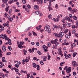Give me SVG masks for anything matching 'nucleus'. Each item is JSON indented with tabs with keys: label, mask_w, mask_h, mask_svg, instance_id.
Segmentation results:
<instances>
[{
	"label": "nucleus",
	"mask_w": 78,
	"mask_h": 78,
	"mask_svg": "<svg viewBox=\"0 0 78 78\" xmlns=\"http://www.w3.org/2000/svg\"><path fill=\"white\" fill-rule=\"evenodd\" d=\"M44 30L45 31H47L48 33H50L51 31V29H50V27L48 25H46L45 27H44Z\"/></svg>",
	"instance_id": "nucleus-1"
},
{
	"label": "nucleus",
	"mask_w": 78,
	"mask_h": 78,
	"mask_svg": "<svg viewBox=\"0 0 78 78\" xmlns=\"http://www.w3.org/2000/svg\"><path fill=\"white\" fill-rule=\"evenodd\" d=\"M0 38H2L5 39V40H6V41H8V39H9V38L7 36H6V34H2L0 35Z\"/></svg>",
	"instance_id": "nucleus-2"
},
{
	"label": "nucleus",
	"mask_w": 78,
	"mask_h": 78,
	"mask_svg": "<svg viewBox=\"0 0 78 78\" xmlns=\"http://www.w3.org/2000/svg\"><path fill=\"white\" fill-rule=\"evenodd\" d=\"M24 44H25L24 42H20V44L19 43L18 44V43H17L18 46L19 48H23V46L21 45H23Z\"/></svg>",
	"instance_id": "nucleus-3"
},
{
	"label": "nucleus",
	"mask_w": 78,
	"mask_h": 78,
	"mask_svg": "<svg viewBox=\"0 0 78 78\" xmlns=\"http://www.w3.org/2000/svg\"><path fill=\"white\" fill-rule=\"evenodd\" d=\"M72 65L74 67H76L78 66V64L76 63L75 61H73L72 62Z\"/></svg>",
	"instance_id": "nucleus-4"
},
{
	"label": "nucleus",
	"mask_w": 78,
	"mask_h": 78,
	"mask_svg": "<svg viewBox=\"0 0 78 78\" xmlns=\"http://www.w3.org/2000/svg\"><path fill=\"white\" fill-rule=\"evenodd\" d=\"M64 35V32H60L59 33V38H60L62 37V36Z\"/></svg>",
	"instance_id": "nucleus-5"
},
{
	"label": "nucleus",
	"mask_w": 78,
	"mask_h": 78,
	"mask_svg": "<svg viewBox=\"0 0 78 78\" xmlns=\"http://www.w3.org/2000/svg\"><path fill=\"white\" fill-rule=\"evenodd\" d=\"M66 72L67 73H70V72H71V67H69L66 70Z\"/></svg>",
	"instance_id": "nucleus-6"
},
{
	"label": "nucleus",
	"mask_w": 78,
	"mask_h": 78,
	"mask_svg": "<svg viewBox=\"0 0 78 78\" xmlns=\"http://www.w3.org/2000/svg\"><path fill=\"white\" fill-rule=\"evenodd\" d=\"M6 48L5 46H3L2 47V50L3 51H6Z\"/></svg>",
	"instance_id": "nucleus-7"
},
{
	"label": "nucleus",
	"mask_w": 78,
	"mask_h": 78,
	"mask_svg": "<svg viewBox=\"0 0 78 78\" xmlns=\"http://www.w3.org/2000/svg\"><path fill=\"white\" fill-rule=\"evenodd\" d=\"M34 8L36 10H39V6L37 5H35L34 6Z\"/></svg>",
	"instance_id": "nucleus-8"
},
{
	"label": "nucleus",
	"mask_w": 78,
	"mask_h": 78,
	"mask_svg": "<svg viewBox=\"0 0 78 78\" xmlns=\"http://www.w3.org/2000/svg\"><path fill=\"white\" fill-rule=\"evenodd\" d=\"M76 12H77V9H75L72 10V14H74V13Z\"/></svg>",
	"instance_id": "nucleus-9"
},
{
	"label": "nucleus",
	"mask_w": 78,
	"mask_h": 78,
	"mask_svg": "<svg viewBox=\"0 0 78 78\" xmlns=\"http://www.w3.org/2000/svg\"><path fill=\"white\" fill-rule=\"evenodd\" d=\"M66 25L67 27H71L72 24H71V23H66Z\"/></svg>",
	"instance_id": "nucleus-10"
},
{
	"label": "nucleus",
	"mask_w": 78,
	"mask_h": 78,
	"mask_svg": "<svg viewBox=\"0 0 78 78\" xmlns=\"http://www.w3.org/2000/svg\"><path fill=\"white\" fill-rule=\"evenodd\" d=\"M35 2H37V3L39 4V3H40L41 1H40V0H34L33 1V2L34 3Z\"/></svg>",
	"instance_id": "nucleus-11"
},
{
	"label": "nucleus",
	"mask_w": 78,
	"mask_h": 78,
	"mask_svg": "<svg viewBox=\"0 0 78 78\" xmlns=\"http://www.w3.org/2000/svg\"><path fill=\"white\" fill-rule=\"evenodd\" d=\"M23 53H24V55H26L27 54V50H25V49H23Z\"/></svg>",
	"instance_id": "nucleus-12"
},
{
	"label": "nucleus",
	"mask_w": 78,
	"mask_h": 78,
	"mask_svg": "<svg viewBox=\"0 0 78 78\" xmlns=\"http://www.w3.org/2000/svg\"><path fill=\"white\" fill-rule=\"evenodd\" d=\"M55 36L56 37H58L59 38V34H58L57 33L55 34V33H54L53 34V35H55Z\"/></svg>",
	"instance_id": "nucleus-13"
},
{
	"label": "nucleus",
	"mask_w": 78,
	"mask_h": 78,
	"mask_svg": "<svg viewBox=\"0 0 78 78\" xmlns=\"http://www.w3.org/2000/svg\"><path fill=\"white\" fill-rule=\"evenodd\" d=\"M13 2H14V0H9V4H11Z\"/></svg>",
	"instance_id": "nucleus-14"
},
{
	"label": "nucleus",
	"mask_w": 78,
	"mask_h": 78,
	"mask_svg": "<svg viewBox=\"0 0 78 78\" xmlns=\"http://www.w3.org/2000/svg\"><path fill=\"white\" fill-rule=\"evenodd\" d=\"M8 40V44H9V45H11V44H12V43H11V40L10 39H9Z\"/></svg>",
	"instance_id": "nucleus-15"
},
{
	"label": "nucleus",
	"mask_w": 78,
	"mask_h": 78,
	"mask_svg": "<svg viewBox=\"0 0 78 78\" xmlns=\"http://www.w3.org/2000/svg\"><path fill=\"white\" fill-rule=\"evenodd\" d=\"M30 29H31V27H29L28 28L25 29V31H26V32L28 31H29V30H30Z\"/></svg>",
	"instance_id": "nucleus-16"
},
{
	"label": "nucleus",
	"mask_w": 78,
	"mask_h": 78,
	"mask_svg": "<svg viewBox=\"0 0 78 78\" xmlns=\"http://www.w3.org/2000/svg\"><path fill=\"white\" fill-rule=\"evenodd\" d=\"M73 19H74V20H77V17L76 16H73Z\"/></svg>",
	"instance_id": "nucleus-17"
},
{
	"label": "nucleus",
	"mask_w": 78,
	"mask_h": 78,
	"mask_svg": "<svg viewBox=\"0 0 78 78\" xmlns=\"http://www.w3.org/2000/svg\"><path fill=\"white\" fill-rule=\"evenodd\" d=\"M9 9V6H7V7L5 9V10L6 11V12H8Z\"/></svg>",
	"instance_id": "nucleus-18"
},
{
	"label": "nucleus",
	"mask_w": 78,
	"mask_h": 78,
	"mask_svg": "<svg viewBox=\"0 0 78 78\" xmlns=\"http://www.w3.org/2000/svg\"><path fill=\"white\" fill-rule=\"evenodd\" d=\"M76 55H77V53L76 52H74L73 53V58H74V57H75V56H76Z\"/></svg>",
	"instance_id": "nucleus-19"
},
{
	"label": "nucleus",
	"mask_w": 78,
	"mask_h": 78,
	"mask_svg": "<svg viewBox=\"0 0 78 78\" xmlns=\"http://www.w3.org/2000/svg\"><path fill=\"white\" fill-rule=\"evenodd\" d=\"M35 12L36 14L38 15V14H40V12H41L39 11H35Z\"/></svg>",
	"instance_id": "nucleus-20"
},
{
	"label": "nucleus",
	"mask_w": 78,
	"mask_h": 78,
	"mask_svg": "<svg viewBox=\"0 0 78 78\" xmlns=\"http://www.w3.org/2000/svg\"><path fill=\"white\" fill-rule=\"evenodd\" d=\"M64 32L65 34H67L68 32V29H66L64 31Z\"/></svg>",
	"instance_id": "nucleus-21"
},
{
	"label": "nucleus",
	"mask_w": 78,
	"mask_h": 78,
	"mask_svg": "<svg viewBox=\"0 0 78 78\" xmlns=\"http://www.w3.org/2000/svg\"><path fill=\"white\" fill-rule=\"evenodd\" d=\"M0 29V32H2V30H4V27H2Z\"/></svg>",
	"instance_id": "nucleus-22"
},
{
	"label": "nucleus",
	"mask_w": 78,
	"mask_h": 78,
	"mask_svg": "<svg viewBox=\"0 0 78 78\" xmlns=\"http://www.w3.org/2000/svg\"><path fill=\"white\" fill-rule=\"evenodd\" d=\"M65 37L66 38H67V39H69V38H70V37L68 34L66 35Z\"/></svg>",
	"instance_id": "nucleus-23"
},
{
	"label": "nucleus",
	"mask_w": 78,
	"mask_h": 78,
	"mask_svg": "<svg viewBox=\"0 0 78 78\" xmlns=\"http://www.w3.org/2000/svg\"><path fill=\"white\" fill-rule=\"evenodd\" d=\"M36 63H33V67H34V68H36Z\"/></svg>",
	"instance_id": "nucleus-24"
},
{
	"label": "nucleus",
	"mask_w": 78,
	"mask_h": 78,
	"mask_svg": "<svg viewBox=\"0 0 78 78\" xmlns=\"http://www.w3.org/2000/svg\"><path fill=\"white\" fill-rule=\"evenodd\" d=\"M26 7H27V8H31V6L29 4H28V5L26 4Z\"/></svg>",
	"instance_id": "nucleus-25"
},
{
	"label": "nucleus",
	"mask_w": 78,
	"mask_h": 78,
	"mask_svg": "<svg viewBox=\"0 0 78 78\" xmlns=\"http://www.w3.org/2000/svg\"><path fill=\"white\" fill-rule=\"evenodd\" d=\"M37 53L39 55H42V53L41 52V51H37Z\"/></svg>",
	"instance_id": "nucleus-26"
},
{
	"label": "nucleus",
	"mask_w": 78,
	"mask_h": 78,
	"mask_svg": "<svg viewBox=\"0 0 78 78\" xmlns=\"http://www.w3.org/2000/svg\"><path fill=\"white\" fill-rule=\"evenodd\" d=\"M64 64H65V62H61L60 63V66H61V67H62V66H63L62 65Z\"/></svg>",
	"instance_id": "nucleus-27"
},
{
	"label": "nucleus",
	"mask_w": 78,
	"mask_h": 78,
	"mask_svg": "<svg viewBox=\"0 0 78 78\" xmlns=\"http://www.w3.org/2000/svg\"><path fill=\"white\" fill-rule=\"evenodd\" d=\"M29 9H30L29 8H25V10H26V11H27L28 12H30V11H29Z\"/></svg>",
	"instance_id": "nucleus-28"
},
{
	"label": "nucleus",
	"mask_w": 78,
	"mask_h": 78,
	"mask_svg": "<svg viewBox=\"0 0 78 78\" xmlns=\"http://www.w3.org/2000/svg\"><path fill=\"white\" fill-rule=\"evenodd\" d=\"M69 17L71 19H72L73 18V16H72V15L70 14L69 15Z\"/></svg>",
	"instance_id": "nucleus-29"
},
{
	"label": "nucleus",
	"mask_w": 78,
	"mask_h": 78,
	"mask_svg": "<svg viewBox=\"0 0 78 78\" xmlns=\"http://www.w3.org/2000/svg\"><path fill=\"white\" fill-rule=\"evenodd\" d=\"M41 64V65H44V62H43V60H41L40 62Z\"/></svg>",
	"instance_id": "nucleus-30"
},
{
	"label": "nucleus",
	"mask_w": 78,
	"mask_h": 78,
	"mask_svg": "<svg viewBox=\"0 0 78 78\" xmlns=\"http://www.w3.org/2000/svg\"><path fill=\"white\" fill-rule=\"evenodd\" d=\"M48 9L49 11H51V10H52V9H53V8L51 7H49H49H48Z\"/></svg>",
	"instance_id": "nucleus-31"
},
{
	"label": "nucleus",
	"mask_w": 78,
	"mask_h": 78,
	"mask_svg": "<svg viewBox=\"0 0 78 78\" xmlns=\"http://www.w3.org/2000/svg\"><path fill=\"white\" fill-rule=\"evenodd\" d=\"M22 2L24 4H25L26 3V0H22Z\"/></svg>",
	"instance_id": "nucleus-32"
},
{
	"label": "nucleus",
	"mask_w": 78,
	"mask_h": 78,
	"mask_svg": "<svg viewBox=\"0 0 78 78\" xmlns=\"http://www.w3.org/2000/svg\"><path fill=\"white\" fill-rule=\"evenodd\" d=\"M48 60H50V58H51V56H50V55H48Z\"/></svg>",
	"instance_id": "nucleus-33"
},
{
	"label": "nucleus",
	"mask_w": 78,
	"mask_h": 78,
	"mask_svg": "<svg viewBox=\"0 0 78 78\" xmlns=\"http://www.w3.org/2000/svg\"><path fill=\"white\" fill-rule=\"evenodd\" d=\"M15 70L16 72H19V69H16V68L15 69Z\"/></svg>",
	"instance_id": "nucleus-34"
},
{
	"label": "nucleus",
	"mask_w": 78,
	"mask_h": 78,
	"mask_svg": "<svg viewBox=\"0 0 78 78\" xmlns=\"http://www.w3.org/2000/svg\"><path fill=\"white\" fill-rule=\"evenodd\" d=\"M65 56V58L66 59H69V56H68V55H64Z\"/></svg>",
	"instance_id": "nucleus-35"
},
{
	"label": "nucleus",
	"mask_w": 78,
	"mask_h": 78,
	"mask_svg": "<svg viewBox=\"0 0 78 78\" xmlns=\"http://www.w3.org/2000/svg\"><path fill=\"white\" fill-rule=\"evenodd\" d=\"M51 43L52 44H55V43L54 41H51Z\"/></svg>",
	"instance_id": "nucleus-36"
},
{
	"label": "nucleus",
	"mask_w": 78,
	"mask_h": 78,
	"mask_svg": "<svg viewBox=\"0 0 78 78\" xmlns=\"http://www.w3.org/2000/svg\"><path fill=\"white\" fill-rule=\"evenodd\" d=\"M27 78H29L30 77V74H27Z\"/></svg>",
	"instance_id": "nucleus-37"
},
{
	"label": "nucleus",
	"mask_w": 78,
	"mask_h": 78,
	"mask_svg": "<svg viewBox=\"0 0 78 78\" xmlns=\"http://www.w3.org/2000/svg\"><path fill=\"white\" fill-rule=\"evenodd\" d=\"M9 21L11 22L13 20V18H12V17L11 18H10V19H9Z\"/></svg>",
	"instance_id": "nucleus-38"
},
{
	"label": "nucleus",
	"mask_w": 78,
	"mask_h": 78,
	"mask_svg": "<svg viewBox=\"0 0 78 78\" xmlns=\"http://www.w3.org/2000/svg\"><path fill=\"white\" fill-rule=\"evenodd\" d=\"M71 9H72V8H71V7H69L68 9V10H69V11H71Z\"/></svg>",
	"instance_id": "nucleus-39"
},
{
	"label": "nucleus",
	"mask_w": 78,
	"mask_h": 78,
	"mask_svg": "<svg viewBox=\"0 0 78 78\" xmlns=\"http://www.w3.org/2000/svg\"><path fill=\"white\" fill-rule=\"evenodd\" d=\"M8 49H9V50L10 51H11V50H12V49H11V47L10 46H9L8 47Z\"/></svg>",
	"instance_id": "nucleus-40"
},
{
	"label": "nucleus",
	"mask_w": 78,
	"mask_h": 78,
	"mask_svg": "<svg viewBox=\"0 0 78 78\" xmlns=\"http://www.w3.org/2000/svg\"><path fill=\"white\" fill-rule=\"evenodd\" d=\"M12 12V9H10L9 12V14H10Z\"/></svg>",
	"instance_id": "nucleus-41"
},
{
	"label": "nucleus",
	"mask_w": 78,
	"mask_h": 78,
	"mask_svg": "<svg viewBox=\"0 0 78 78\" xmlns=\"http://www.w3.org/2000/svg\"><path fill=\"white\" fill-rule=\"evenodd\" d=\"M62 73L64 75H66V74H65V71H64L63 70L62 72Z\"/></svg>",
	"instance_id": "nucleus-42"
},
{
	"label": "nucleus",
	"mask_w": 78,
	"mask_h": 78,
	"mask_svg": "<svg viewBox=\"0 0 78 78\" xmlns=\"http://www.w3.org/2000/svg\"><path fill=\"white\" fill-rule=\"evenodd\" d=\"M33 33V35H34V36H37V34H36V33L34 32Z\"/></svg>",
	"instance_id": "nucleus-43"
},
{
	"label": "nucleus",
	"mask_w": 78,
	"mask_h": 78,
	"mask_svg": "<svg viewBox=\"0 0 78 78\" xmlns=\"http://www.w3.org/2000/svg\"><path fill=\"white\" fill-rule=\"evenodd\" d=\"M55 8H56V9H58V5L57 4L55 5Z\"/></svg>",
	"instance_id": "nucleus-44"
},
{
	"label": "nucleus",
	"mask_w": 78,
	"mask_h": 78,
	"mask_svg": "<svg viewBox=\"0 0 78 78\" xmlns=\"http://www.w3.org/2000/svg\"><path fill=\"white\" fill-rule=\"evenodd\" d=\"M3 66H4V64H1L0 66V68H2Z\"/></svg>",
	"instance_id": "nucleus-45"
},
{
	"label": "nucleus",
	"mask_w": 78,
	"mask_h": 78,
	"mask_svg": "<svg viewBox=\"0 0 78 78\" xmlns=\"http://www.w3.org/2000/svg\"><path fill=\"white\" fill-rule=\"evenodd\" d=\"M73 74L74 76H75V75H76V72H73Z\"/></svg>",
	"instance_id": "nucleus-46"
},
{
	"label": "nucleus",
	"mask_w": 78,
	"mask_h": 78,
	"mask_svg": "<svg viewBox=\"0 0 78 78\" xmlns=\"http://www.w3.org/2000/svg\"><path fill=\"white\" fill-rule=\"evenodd\" d=\"M44 51H45V52L48 51V50H47V49H46L45 48H44Z\"/></svg>",
	"instance_id": "nucleus-47"
},
{
	"label": "nucleus",
	"mask_w": 78,
	"mask_h": 78,
	"mask_svg": "<svg viewBox=\"0 0 78 78\" xmlns=\"http://www.w3.org/2000/svg\"><path fill=\"white\" fill-rule=\"evenodd\" d=\"M15 66L17 68H19V66L18 65L16 64L15 65Z\"/></svg>",
	"instance_id": "nucleus-48"
},
{
	"label": "nucleus",
	"mask_w": 78,
	"mask_h": 78,
	"mask_svg": "<svg viewBox=\"0 0 78 78\" xmlns=\"http://www.w3.org/2000/svg\"><path fill=\"white\" fill-rule=\"evenodd\" d=\"M25 62H26V63L28 62L29 61V60L28 59H26L25 60Z\"/></svg>",
	"instance_id": "nucleus-49"
},
{
	"label": "nucleus",
	"mask_w": 78,
	"mask_h": 78,
	"mask_svg": "<svg viewBox=\"0 0 78 78\" xmlns=\"http://www.w3.org/2000/svg\"><path fill=\"white\" fill-rule=\"evenodd\" d=\"M55 44V46H58L59 45V43L58 42H56Z\"/></svg>",
	"instance_id": "nucleus-50"
},
{
	"label": "nucleus",
	"mask_w": 78,
	"mask_h": 78,
	"mask_svg": "<svg viewBox=\"0 0 78 78\" xmlns=\"http://www.w3.org/2000/svg\"><path fill=\"white\" fill-rule=\"evenodd\" d=\"M36 45L37 46H39V42H37L36 43Z\"/></svg>",
	"instance_id": "nucleus-51"
},
{
	"label": "nucleus",
	"mask_w": 78,
	"mask_h": 78,
	"mask_svg": "<svg viewBox=\"0 0 78 78\" xmlns=\"http://www.w3.org/2000/svg\"><path fill=\"white\" fill-rule=\"evenodd\" d=\"M48 16L49 19H50V18H51V14L48 15Z\"/></svg>",
	"instance_id": "nucleus-52"
},
{
	"label": "nucleus",
	"mask_w": 78,
	"mask_h": 78,
	"mask_svg": "<svg viewBox=\"0 0 78 78\" xmlns=\"http://www.w3.org/2000/svg\"><path fill=\"white\" fill-rule=\"evenodd\" d=\"M48 47H50V46H51V43L50 42L48 43Z\"/></svg>",
	"instance_id": "nucleus-53"
},
{
	"label": "nucleus",
	"mask_w": 78,
	"mask_h": 78,
	"mask_svg": "<svg viewBox=\"0 0 78 78\" xmlns=\"http://www.w3.org/2000/svg\"><path fill=\"white\" fill-rule=\"evenodd\" d=\"M53 27H54L55 28H56V29H57L58 27H57V26L56 25H53Z\"/></svg>",
	"instance_id": "nucleus-54"
},
{
	"label": "nucleus",
	"mask_w": 78,
	"mask_h": 78,
	"mask_svg": "<svg viewBox=\"0 0 78 78\" xmlns=\"http://www.w3.org/2000/svg\"><path fill=\"white\" fill-rule=\"evenodd\" d=\"M62 51H61L58 53V55H62Z\"/></svg>",
	"instance_id": "nucleus-55"
},
{
	"label": "nucleus",
	"mask_w": 78,
	"mask_h": 78,
	"mask_svg": "<svg viewBox=\"0 0 78 78\" xmlns=\"http://www.w3.org/2000/svg\"><path fill=\"white\" fill-rule=\"evenodd\" d=\"M64 56H66V55H68L67 54V52H64Z\"/></svg>",
	"instance_id": "nucleus-56"
},
{
	"label": "nucleus",
	"mask_w": 78,
	"mask_h": 78,
	"mask_svg": "<svg viewBox=\"0 0 78 78\" xmlns=\"http://www.w3.org/2000/svg\"><path fill=\"white\" fill-rule=\"evenodd\" d=\"M21 64V62H19L17 63L18 65L19 66H20Z\"/></svg>",
	"instance_id": "nucleus-57"
},
{
	"label": "nucleus",
	"mask_w": 78,
	"mask_h": 78,
	"mask_svg": "<svg viewBox=\"0 0 78 78\" xmlns=\"http://www.w3.org/2000/svg\"><path fill=\"white\" fill-rule=\"evenodd\" d=\"M23 73V70H21V71H20V73L22 74V73Z\"/></svg>",
	"instance_id": "nucleus-58"
},
{
	"label": "nucleus",
	"mask_w": 78,
	"mask_h": 78,
	"mask_svg": "<svg viewBox=\"0 0 78 78\" xmlns=\"http://www.w3.org/2000/svg\"><path fill=\"white\" fill-rule=\"evenodd\" d=\"M29 36H31V33L29 32L28 34Z\"/></svg>",
	"instance_id": "nucleus-59"
},
{
	"label": "nucleus",
	"mask_w": 78,
	"mask_h": 78,
	"mask_svg": "<svg viewBox=\"0 0 78 78\" xmlns=\"http://www.w3.org/2000/svg\"><path fill=\"white\" fill-rule=\"evenodd\" d=\"M7 33H8V34H11V31H10L9 30H8L7 31Z\"/></svg>",
	"instance_id": "nucleus-60"
},
{
	"label": "nucleus",
	"mask_w": 78,
	"mask_h": 78,
	"mask_svg": "<svg viewBox=\"0 0 78 78\" xmlns=\"http://www.w3.org/2000/svg\"><path fill=\"white\" fill-rule=\"evenodd\" d=\"M20 11V10L18 9H16L15 10V12H19Z\"/></svg>",
	"instance_id": "nucleus-61"
},
{
	"label": "nucleus",
	"mask_w": 78,
	"mask_h": 78,
	"mask_svg": "<svg viewBox=\"0 0 78 78\" xmlns=\"http://www.w3.org/2000/svg\"><path fill=\"white\" fill-rule=\"evenodd\" d=\"M54 42H55V43L56 44V42H58V40L57 39H55L54 40Z\"/></svg>",
	"instance_id": "nucleus-62"
},
{
	"label": "nucleus",
	"mask_w": 78,
	"mask_h": 78,
	"mask_svg": "<svg viewBox=\"0 0 78 78\" xmlns=\"http://www.w3.org/2000/svg\"><path fill=\"white\" fill-rule=\"evenodd\" d=\"M38 27L40 30H41V27H42V26H41V25H40L38 26Z\"/></svg>",
	"instance_id": "nucleus-63"
},
{
	"label": "nucleus",
	"mask_w": 78,
	"mask_h": 78,
	"mask_svg": "<svg viewBox=\"0 0 78 78\" xmlns=\"http://www.w3.org/2000/svg\"><path fill=\"white\" fill-rule=\"evenodd\" d=\"M74 51L73 50V49L70 50H69V52H73Z\"/></svg>",
	"instance_id": "nucleus-64"
}]
</instances>
